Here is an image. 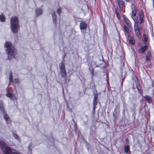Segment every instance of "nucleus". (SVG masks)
Returning a JSON list of instances; mask_svg holds the SVG:
<instances>
[{
    "instance_id": "393cba45",
    "label": "nucleus",
    "mask_w": 154,
    "mask_h": 154,
    "mask_svg": "<svg viewBox=\"0 0 154 154\" xmlns=\"http://www.w3.org/2000/svg\"><path fill=\"white\" fill-rule=\"evenodd\" d=\"M143 40L144 42V44H146L147 42L148 37L146 36L145 34L143 35Z\"/></svg>"
},
{
    "instance_id": "39448f33",
    "label": "nucleus",
    "mask_w": 154,
    "mask_h": 154,
    "mask_svg": "<svg viewBox=\"0 0 154 154\" xmlns=\"http://www.w3.org/2000/svg\"><path fill=\"white\" fill-rule=\"evenodd\" d=\"M134 31L136 35L138 38L140 37L141 35L140 29L138 25V22H135L134 25Z\"/></svg>"
},
{
    "instance_id": "423d86ee",
    "label": "nucleus",
    "mask_w": 154,
    "mask_h": 154,
    "mask_svg": "<svg viewBox=\"0 0 154 154\" xmlns=\"http://www.w3.org/2000/svg\"><path fill=\"white\" fill-rule=\"evenodd\" d=\"M144 15L143 11H140L139 12L138 20L139 21V23L141 24L143 23L144 18Z\"/></svg>"
},
{
    "instance_id": "c9c22d12",
    "label": "nucleus",
    "mask_w": 154,
    "mask_h": 154,
    "mask_svg": "<svg viewBox=\"0 0 154 154\" xmlns=\"http://www.w3.org/2000/svg\"><path fill=\"white\" fill-rule=\"evenodd\" d=\"M152 86L154 88V79L153 80L152 82Z\"/></svg>"
},
{
    "instance_id": "2eb2a0df",
    "label": "nucleus",
    "mask_w": 154,
    "mask_h": 154,
    "mask_svg": "<svg viewBox=\"0 0 154 154\" xmlns=\"http://www.w3.org/2000/svg\"><path fill=\"white\" fill-rule=\"evenodd\" d=\"M35 12L36 13V16H38L42 14L43 11L41 8H37L35 9Z\"/></svg>"
},
{
    "instance_id": "7c9ffc66",
    "label": "nucleus",
    "mask_w": 154,
    "mask_h": 154,
    "mask_svg": "<svg viewBox=\"0 0 154 154\" xmlns=\"http://www.w3.org/2000/svg\"><path fill=\"white\" fill-rule=\"evenodd\" d=\"M97 101H93V106H96L97 107Z\"/></svg>"
},
{
    "instance_id": "4be33fe9",
    "label": "nucleus",
    "mask_w": 154,
    "mask_h": 154,
    "mask_svg": "<svg viewBox=\"0 0 154 154\" xmlns=\"http://www.w3.org/2000/svg\"><path fill=\"white\" fill-rule=\"evenodd\" d=\"M6 153L7 154H10V153H11V154H22L20 152H17V151H15V152H11L10 149L7 150Z\"/></svg>"
},
{
    "instance_id": "e433bc0d",
    "label": "nucleus",
    "mask_w": 154,
    "mask_h": 154,
    "mask_svg": "<svg viewBox=\"0 0 154 154\" xmlns=\"http://www.w3.org/2000/svg\"><path fill=\"white\" fill-rule=\"evenodd\" d=\"M118 107V105H116V106H115V109H114V111H116V108L117 107Z\"/></svg>"
},
{
    "instance_id": "a878e982",
    "label": "nucleus",
    "mask_w": 154,
    "mask_h": 154,
    "mask_svg": "<svg viewBox=\"0 0 154 154\" xmlns=\"http://www.w3.org/2000/svg\"><path fill=\"white\" fill-rule=\"evenodd\" d=\"M3 104L2 101H0V110L2 112L4 111H5V109L3 106Z\"/></svg>"
},
{
    "instance_id": "cd10ccee",
    "label": "nucleus",
    "mask_w": 154,
    "mask_h": 154,
    "mask_svg": "<svg viewBox=\"0 0 154 154\" xmlns=\"http://www.w3.org/2000/svg\"><path fill=\"white\" fill-rule=\"evenodd\" d=\"M98 97V94H96L94 95L93 101H97Z\"/></svg>"
},
{
    "instance_id": "9b49d317",
    "label": "nucleus",
    "mask_w": 154,
    "mask_h": 154,
    "mask_svg": "<svg viewBox=\"0 0 154 154\" xmlns=\"http://www.w3.org/2000/svg\"><path fill=\"white\" fill-rule=\"evenodd\" d=\"M124 19L129 29H130L131 28H132L131 23L127 17L126 16L124 17Z\"/></svg>"
},
{
    "instance_id": "2f4dec72",
    "label": "nucleus",
    "mask_w": 154,
    "mask_h": 154,
    "mask_svg": "<svg viewBox=\"0 0 154 154\" xmlns=\"http://www.w3.org/2000/svg\"><path fill=\"white\" fill-rule=\"evenodd\" d=\"M108 76H109L108 74H106V82L107 83H109Z\"/></svg>"
},
{
    "instance_id": "9d476101",
    "label": "nucleus",
    "mask_w": 154,
    "mask_h": 154,
    "mask_svg": "<svg viewBox=\"0 0 154 154\" xmlns=\"http://www.w3.org/2000/svg\"><path fill=\"white\" fill-rule=\"evenodd\" d=\"M87 24L85 22H81L79 25V27L81 30H84L87 29Z\"/></svg>"
},
{
    "instance_id": "7ed1b4c3",
    "label": "nucleus",
    "mask_w": 154,
    "mask_h": 154,
    "mask_svg": "<svg viewBox=\"0 0 154 154\" xmlns=\"http://www.w3.org/2000/svg\"><path fill=\"white\" fill-rule=\"evenodd\" d=\"M132 12L131 17L134 21L136 22H138V17L136 16L137 10L136 8L135 5L132 3L131 5Z\"/></svg>"
},
{
    "instance_id": "dca6fc26",
    "label": "nucleus",
    "mask_w": 154,
    "mask_h": 154,
    "mask_svg": "<svg viewBox=\"0 0 154 154\" xmlns=\"http://www.w3.org/2000/svg\"><path fill=\"white\" fill-rule=\"evenodd\" d=\"M52 19L53 23L55 24H57V16L55 14V12L52 14Z\"/></svg>"
},
{
    "instance_id": "4c0bfd02",
    "label": "nucleus",
    "mask_w": 154,
    "mask_h": 154,
    "mask_svg": "<svg viewBox=\"0 0 154 154\" xmlns=\"http://www.w3.org/2000/svg\"><path fill=\"white\" fill-rule=\"evenodd\" d=\"M125 1L127 2H129L130 0H125Z\"/></svg>"
},
{
    "instance_id": "f704fd0d",
    "label": "nucleus",
    "mask_w": 154,
    "mask_h": 154,
    "mask_svg": "<svg viewBox=\"0 0 154 154\" xmlns=\"http://www.w3.org/2000/svg\"><path fill=\"white\" fill-rule=\"evenodd\" d=\"M13 136L14 138L17 139H18L19 137L18 135L17 134H13Z\"/></svg>"
},
{
    "instance_id": "5701e85b",
    "label": "nucleus",
    "mask_w": 154,
    "mask_h": 154,
    "mask_svg": "<svg viewBox=\"0 0 154 154\" xmlns=\"http://www.w3.org/2000/svg\"><path fill=\"white\" fill-rule=\"evenodd\" d=\"M6 20V18L5 16L2 14L0 15V21L1 22H4Z\"/></svg>"
},
{
    "instance_id": "a211bd4d",
    "label": "nucleus",
    "mask_w": 154,
    "mask_h": 154,
    "mask_svg": "<svg viewBox=\"0 0 154 154\" xmlns=\"http://www.w3.org/2000/svg\"><path fill=\"white\" fill-rule=\"evenodd\" d=\"M9 75V85L12 82L13 80V73L11 71L10 72Z\"/></svg>"
},
{
    "instance_id": "6e6552de",
    "label": "nucleus",
    "mask_w": 154,
    "mask_h": 154,
    "mask_svg": "<svg viewBox=\"0 0 154 154\" xmlns=\"http://www.w3.org/2000/svg\"><path fill=\"white\" fill-rule=\"evenodd\" d=\"M127 38L129 44L131 45H134L135 44V40L134 39L133 37H131V35H127Z\"/></svg>"
},
{
    "instance_id": "4468645a",
    "label": "nucleus",
    "mask_w": 154,
    "mask_h": 154,
    "mask_svg": "<svg viewBox=\"0 0 154 154\" xmlns=\"http://www.w3.org/2000/svg\"><path fill=\"white\" fill-rule=\"evenodd\" d=\"M152 57V55L150 51H148L146 56V61H149L151 59Z\"/></svg>"
},
{
    "instance_id": "c85d7f7f",
    "label": "nucleus",
    "mask_w": 154,
    "mask_h": 154,
    "mask_svg": "<svg viewBox=\"0 0 154 154\" xmlns=\"http://www.w3.org/2000/svg\"><path fill=\"white\" fill-rule=\"evenodd\" d=\"M57 12L58 14V15L59 16H60V14L62 11V9L61 8H59L57 9Z\"/></svg>"
},
{
    "instance_id": "bb28decb",
    "label": "nucleus",
    "mask_w": 154,
    "mask_h": 154,
    "mask_svg": "<svg viewBox=\"0 0 154 154\" xmlns=\"http://www.w3.org/2000/svg\"><path fill=\"white\" fill-rule=\"evenodd\" d=\"M115 11L117 18L119 19H120V16L119 13L118 12L117 10V9H115Z\"/></svg>"
},
{
    "instance_id": "f3484780",
    "label": "nucleus",
    "mask_w": 154,
    "mask_h": 154,
    "mask_svg": "<svg viewBox=\"0 0 154 154\" xmlns=\"http://www.w3.org/2000/svg\"><path fill=\"white\" fill-rule=\"evenodd\" d=\"M6 96L7 97L12 99V100L16 99V97H15L14 96L13 94L12 93H8L6 94Z\"/></svg>"
},
{
    "instance_id": "1a4fd4ad",
    "label": "nucleus",
    "mask_w": 154,
    "mask_h": 154,
    "mask_svg": "<svg viewBox=\"0 0 154 154\" xmlns=\"http://www.w3.org/2000/svg\"><path fill=\"white\" fill-rule=\"evenodd\" d=\"M148 49V45L145 44L144 46H142L138 50V52L142 54L144 53L145 51Z\"/></svg>"
},
{
    "instance_id": "f03ea898",
    "label": "nucleus",
    "mask_w": 154,
    "mask_h": 154,
    "mask_svg": "<svg viewBox=\"0 0 154 154\" xmlns=\"http://www.w3.org/2000/svg\"><path fill=\"white\" fill-rule=\"evenodd\" d=\"M11 29L14 34L17 33L20 28L19 18L17 16L12 17L10 19Z\"/></svg>"
},
{
    "instance_id": "ea45409f",
    "label": "nucleus",
    "mask_w": 154,
    "mask_h": 154,
    "mask_svg": "<svg viewBox=\"0 0 154 154\" xmlns=\"http://www.w3.org/2000/svg\"><path fill=\"white\" fill-rule=\"evenodd\" d=\"M94 88H95V85H94Z\"/></svg>"
},
{
    "instance_id": "a19ab883",
    "label": "nucleus",
    "mask_w": 154,
    "mask_h": 154,
    "mask_svg": "<svg viewBox=\"0 0 154 154\" xmlns=\"http://www.w3.org/2000/svg\"><path fill=\"white\" fill-rule=\"evenodd\" d=\"M121 84L122 85V83H121Z\"/></svg>"
},
{
    "instance_id": "72a5a7b5",
    "label": "nucleus",
    "mask_w": 154,
    "mask_h": 154,
    "mask_svg": "<svg viewBox=\"0 0 154 154\" xmlns=\"http://www.w3.org/2000/svg\"><path fill=\"white\" fill-rule=\"evenodd\" d=\"M14 82L15 84L18 83L19 82L18 79H15L14 80Z\"/></svg>"
},
{
    "instance_id": "412c9836",
    "label": "nucleus",
    "mask_w": 154,
    "mask_h": 154,
    "mask_svg": "<svg viewBox=\"0 0 154 154\" xmlns=\"http://www.w3.org/2000/svg\"><path fill=\"white\" fill-rule=\"evenodd\" d=\"M124 27L125 29V31L128 34V35H131V32L130 30H129L128 27L125 25L124 26Z\"/></svg>"
},
{
    "instance_id": "aec40b11",
    "label": "nucleus",
    "mask_w": 154,
    "mask_h": 154,
    "mask_svg": "<svg viewBox=\"0 0 154 154\" xmlns=\"http://www.w3.org/2000/svg\"><path fill=\"white\" fill-rule=\"evenodd\" d=\"M124 151L125 153H127L130 151V146L129 145L125 146L124 147Z\"/></svg>"
},
{
    "instance_id": "b1692460",
    "label": "nucleus",
    "mask_w": 154,
    "mask_h": 154,
    "mask_svg": "<svg viewBox=\"0 0 154 154\" xmlns=\"http://www.w3.org/2000/svg\"><path fill=\"white\" fill-rule=\"evenodd\" d=\"M64 78V82L66 84H68V83L69 82L70 80V75H69L68 77H66V76Z\"/></svg>"
},
{
    "instance_id": "ddd939ff",
    "label": "nucleus",
    "mask_w": 154,
    "mask_h": 154,
    "mask_svg": "<svg viewBox=\"0 0 154 154\" xmlns=\"http://www.w3.org/2000/svg\"><path fill=\"white\" fill-rule=\"evenodd\" d=\"M119 7L120 9H122L125 5V2L123 0H116Z\"/></svg>"
},
{
    "instance_id": "f257e3e1",
    "label": "nucleus",
    "mask_w": 154,
    "mask_h": 154,
    "mask_svg": "<svg viewBox=\"0 0 154 154\" xmlns=\"http://www.w3.org/2000/svg\"><path fill=\"white\" fill-rule=\"evenodd\" d=\"M4 47L6 48V51L8 54V58L11 59L15 57L16 50L12 43L8 41H6L4 44Z\"/></svg>"
},
{
    "instance_id": "6ab92c4d",
    "label": "nucleus",
    "mask_w": 154,
    "mask_h": 154,
    "mask_svg": "<svg viewBox=\"0 0 154 154\" xmlns=\"http://www.w3.org/2000/svg\"><path fill=\"white\" fill-rule=\"evenodd\" d=\"M144 98L148 103H152V101L151 97L149 96L148 95L144 97Z\"/></svg>"
},
{
    "instance_id": "c756f323",
    "label": "nucleus",
    "mask_w": 154,
    "mask_h": 154,
    "mask_svg": "<svg viewBox=\"0 0 154 154\" xmlns=\"http://www.w3.org/2000/svg\"><path fill=\"white\" fill-rule=\"evenodd\" d=\"M89 70L90 71L92 75V77L94 76V68H91V69L90 68L89 69Z\"/></svg>"
},
{
    "instance_id": "0eeeda50",
    "label": "nucleus",
    "mask_w": 154,
    "mask_h": 154,
    "mask_svg": "<svg viewBox=\"0 0 154 154\" xmlns=\"http://www.w3.org/2000/svg\"><path fill=\"white\" fill-rule=\"evenodd\" d=\"M2 112L4 114L3 116V118L5 119L6 123L8 124V122L11 123V119L10 118L9 116L7 113L5 111H4Z\"/></svg>"
},
{
    "instance_id": "473e14b6",
    "label": "nucleus",
    "mask_w": 154,
    "mask_h": 154,
    "mask_svg": "<svg viewBox=\"0 0 154 154\" xmlns=\"http://www.w3.org/2000/svg\"><path fill=\"white\" fill-rule=\"evenodd\" d=\"M97 107L93 106L92 112L93 114H94L95 112V109Z\"/></svg>"
},
{
    "instance_id": "58836bf2",
    "label": "nucleus",
    "mask_w": 154,
    "mask_h": 154,
    "mask_svg": "<svg viewBox=\"0 0 154 154\" xmlns=\"http://www.w3.org/2000/svg\"><path fill=\"white\" fill-rule=\"evenodd\" d=\"M140 142L139 141V140H138V141H137V143H138V144H139V143H140Z\"/></svg>"
},
{
    "instance_id": "20e7f679",
    "label": "nucleus",
    "mask_w": 154,
    "mask_h": 154,
    "mask_svg": "<svg viewBox=\"0 0 154 154\" xmlns=\"http://www.w3.org/2000/svg\"><path fill=\"white\" fill-rule=\"evenodd\" d=\"M59 66L60 69V73L62 78H64L66 76L67 73L64 63L63 62L61 63Z\"/></svg>"
},
{
    "instance_id": "f8f14e48",
    "label": "nucleus",
    "mask_w": 154,
    "mask_h": 154,
    "mask_svg": "<svg viewBox=\"0 0 154 154\" xmlns=\"http://www.w3.org/2000/svg\"><path fill=\"white\" fill-rule=\"evenodd\" d=\"M136 87L137 88L138 92L141 95L142 94V91L141 89V87L139 82H138L136 83Z\"/></svg>"
}]
</instances>
